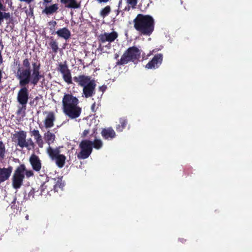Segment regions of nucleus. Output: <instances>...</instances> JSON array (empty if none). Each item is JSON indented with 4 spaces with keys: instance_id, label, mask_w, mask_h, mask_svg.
Returning <instances> with one entry per match:
<instances>
[{
    "instance_id": "obj_3",
    "label": "nucleus",
    "mask_w": 252,
    "mask_h": 252,
    "mask_svg": "<svg viewBox=\"0 0 252 252\" xmlns=\"http://www.w3.org/2000/svg\"><path fill=\"white\" fill-rule=\"evenodd\" d=\"M141 52L136 46L129 47L126 50L120 60L116 62L117 65H123L130 62L134 63L140 58Z\"/></svg>"
},
{
    "instance_id": "obj_35",
    "label": "nucleus",
    "mask_w": 252,
    "mask_h": 252,
    "mask_svg": "<svg viewBox=\"0 0 252 252\" xmlns=\"http://www.w3.org/2000/svg\"><path fill=\"white\" fill-rule=\"evenodd\" d=\"M127 2L132 7L134 8L137 3V0H127Z\"/></svg>"
},
{
    "instance_id": "obj_29",
    "label": "nucleus",
    "mask_w": 252,
    "mask_h": 252,
    "mask_svg": "<svg viewBox=\"0 0 252 252\" xmlns=\"http://www.w3.org/2000/svg\"><path fill=\"white\" fill-rule=\"evenodd\" d=\"M111 12V7L109 5L105 6L104 8L102 9L100 12V15L102 18H105Z\"/></svg>"
},
{
    "instance_id": "obj_13",
    "label": "nucleus",
    "mask_w": 252,
    "mask_h": 252,
    "mask_svg": "<svg viewBox=\"0 0 252 252\" xmlns=\"http://www.w3.org/2000/svg\"><path fill=\"white\" fill-rule=\"evenodd\" d=\"M44 114H46L44 124L46 128H51L54 126V123L55 121V114L53 111H45Z\"/></svg>"
},
{
    "instance_id": "obj_44",
    "label": "nucleus",
    "mask_w": 252,
    "mask_h": 252,
    "mask_svg": "<svg viewBox=\"0 0 252 252\" xmlns=\"http://www.w3.org/2000/svg\"><path fill=\"white\" fill-rule=\"evenodd\" d=\"M130 9V6L128 5L127 6H126L125 8L124 9V10L125 11H129Z\"/></svg>"
},
{
    "instance_id": "obj_7",
    "label": "nucleus",
    "mask_w": 252,
    "mask_h": 252,
    "mask_svg": "<svg viewBox=\"0 0 252 252\" xmlns=\"http://www.w3.org/2000/svg\"><path fill=\"white\" fill-rule=\"evenodd\" d=\"M118 36V34L117 32L115 31L110 33L105 32L99 35L98 41L100 44L108 42V44L105 46L110 48L111 47L110 43L114 41Z\"/></svg>"
},
{
    "instance_id": "obj_36",
    "label": "nucleus",
    "mask_w": 252,
    "mask_h": 252,
    "mask_svg": "<svg viewBox=\"0 0 252 252\" xmlns=\"http://www.w3.org/2000/svg\"><path fill=\"white\" fill-rule=\"evenodd\" d=\"M24 66L25 67V69H29L30 70V63L27 59H25L23 62Z\"/></svg>"
},
{
    "instance_id": "obj_23",
    "label": "nucleus",
    "mask_w": 252,
    "mask_h": 252,
    "mask_svg": "<svg viewBox=\"0 0 252 252\" xmlns=\"http://www.w3.org/2000/svg\"><path fill=\"white\" fill-rule=\"evenodd\" d=\"M47 152L50 158L52 160H55L57 157L60 155V151L58 149L56 148L54 149L51 146H49L47 149Z\"/></svg>"
},
{
    "instance_id": "obj_6",
    "label": "nucleus",
    "mask_w": 252,
    "mask_h": 252,
    "mask_svg": "<svg viewBox=\"0 0 252 252\" xmlns=\"http://www.w3.org/2000/svg\"><path fill=\"white\" fill-rule=\"evenodd\" d=\"M80 152L77 155V158L80 159L88 158L93 151V142L89 140H83L80 144Z\"/></svg>"
},
{
    "instance_id": "obj_38",
    "label": "nucleus",
    "mask_w": 252,
    "mask_h": 252,
    "mask_svg": "<svg viewBox=\"0 0 252 252\" xmlns=\"http://www.w3.org/2000/svg\"><path fill=\"white\" fill-rule=\"evenodd\" d=\"M89 133H90V130L89 129L84 130L81 134V137L85 138L88 135V134H89Z\"/></svg>"
},
{
    "instance_id": "obj_5",
    "label": "nucleus",
    "mask_w": 252,
    "mask_h": 252,
    "mask_svg": "<svg viewBox=\"0 0 252 252\" xmlns=\"http://www.w3.org/2000/svg\"><path fill=\"white\" fill-rule=\"evenodd\" d=\"M25 174L28 177L32 175L31 171L27 172L26 171L24 165H21L16 169L12 178V186L14 189H17L20 188Z\"/></svg>"
},
{
    "instance_id": "obj_34",
    "label": "nucleus",
    "mask_w": 252,
    "mask_h": 252,
    "mask_svg": "<svg viewBox=\"0 0 252 252\" xmlns=\"http://www.w3.org/2000/svg\"><path fill=\"white\" fill-rule=\"evenodd\" d=\"M40 65L36 64V63H32V76L33 74L39 73Z\"/></svg>"
},
{
    "instance_id": "obj_46",
    "label": "nucleus",
    "mask_w": 252,
    "mask_h": 252,
    "mask_svg": "<svg viewBox=\"0 0 252 252\" xmlns=\"http://www.w3.org/2000/svg\"><path fill=\"white\" fill-rule=\"evenodd\" d=\"M29 161L32 164V156L29 158Z\"/></svg>"
},
{
    "instance_id": "obj_50",
    "label": "nucleus",
    "mask_w": 252,
    "mask_h": 252,
    "mask_svg": "<svg viewBox=\"0 0 252 252\" xmlns=\"http://www.w3.org/2000/svg\"><path fill=\"white\" fill-rule=\"evenodd\" d=\"M102 87H100L99 89L102 90V91H104V89H103V88H102Z\"/></svg>"
},
{
    "instance_id": "obj_12",
    "label": "nucleus",
    "mask_w": 252,
    "mask_h": 252,
    "mask_svg": "<svg viewBox=\"0 0 252 252\" xmlns=\"http://www.w3.org/2000/svg\"><path fill=\"white\" fill-rule=\"evenodd\" d=\"M17 76L20 79V84L25 85L29 82L30 76V70L29 69H19L17 71Z\"/></svg>"
},
{
    "instance_id": "obj_16",
    "label": "nucleus",
    "mask_w": 252,
    "mask_h": 252,
    "mask_svg": "<svg viewBox=\"0 0 252 252\" xmlns=\"http://www.w3.org/2000/svg\"><path fill=\"white\" fill-rule=\"evenodd\" d=\"M101 134L102 137L106 140H111L116 137V133L112 127L103 128Z\"/></svg>"
},
{
    "instance_id": "obj_24",
    "label": "nucleus",
    "mask_w": 252,
    "mask_h": 252,
    "mask_svg": "<svg viewBox=\"0 0 252 252\" xmlns=\"http://www.w3.org/2000/svg\"><path fill=\"white\" fill-rule=\"evenodd\" d=\"M55 138V135L50 131H48L44 134L45 140L46 142L48 143L49 146H50L51 144L54 143Z\"/></svg>"
},
{
    "instance_id": "obj_42",
    "label": "nucleus",
    "mask_w": 252,
    "mask_h": 252,
    "mask_svg": "<svg viewBox=\"0 0 252 252\" xmlns=\"http://www.w3.org/2000/svg\"><path fill=\"white\" fill-rule=\"evenodd\" d=\"M95 107V103H93L91 106V109L93 112H95L94 108Z\"/></svg>"
},
{
    "instance_id": "obj_47",
    "label": "nucleus",
    "mask_w": 252,
    "mask_h": 252,
    "mask_svg": "<svg viewBox=\"0 0 252 252\" xmlns=\"http://www.w3.org/2000/svg\"><path fill=\"white\" fill-rule=\"evenodd\" d=\"M117 15H118L120 12V11L119 10H117Z\"/></svg>"
},
{
    "instance_id": "obj_25",
    "label": "nucleus",
    "mask_w": 252,
    "mask_h": 252,
    "mask_svg": "<svg viewBox=\"0 0 252 252\" xmlns=\"http://www.w3.org/2000/svg\"><path fill=\"white\" fill-rule=\"evenodd\" d=\"M32 135L34 136L36 142L38 144V146L40 148H42L43 142L42 137L39 134V131L37 130H32Z\"/></svg>"
},
{
    "instance_id": "obj_17",
    "label": "nucleus",
    "mask_w": 252,
    "mask_h": 252,
    "mask_svg": "<svg viewBox=\"0 0 252 252\" xmlns=\"http://www.w3.org/2000/svg\"><path fill=\"white\" fill-rule=\"evenodd\" d=\"M52 34H57L59 37L65 40L69 39L71 35V32L67 28H63L58 30L56 32L54 31L52 32Z\"/></svg>"
},
{
    "instance_id": "obj_4",
    "label": "nucleus",
    "mask_w": 252,
    "mask_h": 252,
    "mask_svg": "<svg viewBox=\"0 0 252 252\" xmlns=\"http://www.w3.org/2000/svg\"><path fill=\"white\" fill-rule=\"evenodd\" d=\"M44 178V176H40V178L37 177L35 179V184H32V194L40 191L41 195H51L50 192L52 191V184L49 181H44L43 179Z\"/></svg>"
},
{
    "instance_id": "obj_33",
    "label": "nucleus",
    "mask_w": 252,
    "mask_h": 252,
    "mask_svg": "<svg viewBox=\"0 0 252 252\" xmlns=\"http://www.w3.org/2000/svg\"><path fill=\"white\" fill-rule=\"evenodd\" d=\"M5 154V147L3 143L0 141V159L4 158Z\"/></svg>"
},
{
    "instance_id": "obj_1",
    "label": "nucleus",
    "mask_w": 252,
    "mask_h": 252,
    "mask_svg": "<svg viewBox=\"0 0 252 252\" xmlns=\"http://www.w3.org/2000/svg\"><path fill=\"white\" fill-rule=\"evenodd\" d=\"M63 112L70 119L78 118L82 108L78 106L79 100L71 94H65L62 100Z\"/></svg>"
},
{
    "instance_id": "obj_43",
    "label": "nucleus",
    "mask_w": 252,
    "mask_h": 252,
    "mask_svg": "<svg viewBox=\"0 0 252 252\" xmlns=\"http://www.w3.org/2000/svg\"><path fill=\"white\" fill-rule=\"evenodd\" d=\"M99 2H107L109 0H97Z\"/></svg>"
},
{
    "instance_id": "obj_14",
    "label": "nucleus",
    "mask_w": 252,
    "mask_h": 252,
    "mask_svg": "<svg viewBox=\"0 0 252 252\" xmlns=\"http://www.w3.org/2000/svg\"><path fill=\"white\" fill-rule=\"evenodd\" d=\"M13 139L21 147H27L28 145L26 141V134L23 131L17 133L13 136Z\"/></svg>"
},
{
    "instance_id": "obj_22",
    "label": "nucleus",
    "mask_w": 252,
    "mask_h": 252,
    "mask_svg": "<svg viewBox=\"0 0 252 252\" xmlns=\"http://www.w3.org/2000/svg\"><path fill=\"white\" fill-rule=\"evenodd\" d=\"M61 2L64 4L65 6L67 8H78L80 6L76 0H61Z\"/></svg>"
},
{
    "instance_id": "obj_2",
    "label": "nucleus",
    "mask_w": 252,
    "mask_h": 252,
    "mask_svg": "<svg viewBox=\"0 0 252 252\" xmlns=\"http://www.w3.org/2000/svg\"><path fill=\"white\" fill-rule=\"evenodd\" d=\"M134 28L141 35L150 36L154 30V18L149 15L139 14L133 20Z\"/></svg>"
},
{
    "instance_id": "obj_54",
    "label": "nucleus",
    "mask_w": 252,
    "mask_h": 252,
    "mask_svg": "<svg viewBox=\"0 0 252 252\" xmlns=\"http://www.w3.org/2000/svg\"><path fill=\"white\" fill-rule=\"evenodd\" d=\"M143 59H147V58H144V57H143Z\"/></svg>"
},
{
    "instance_id": "obj_21",
    "label": "nucleus",
    "mask_w": 252,
    "mask_h": 252,
    "mask_svg": "<svg viewBox=\"0 0 252 252\" xmlns=\"http://www.w3.org/2000/svg\"><path fill=\"white\" fill-rule=\"evenodd\" d=\"M11 173V169H0V182H3L7 180L10 176Z\"/></svg>"
},
{
    "instance_id": "obj_53",
    "label": "nucleus",
    "mask_w": 252,
    "mask_h": 252,
    "mask_svg": "<svg viewBox=\"0 0 252 252\" xmlns=\"http://www.w3.org/2000/svg\"><path fill=\"white\" fill-rule=\"evenodd\" d=\"M181 239L182 240L181 242H183V240H184L183 238H182Z\"/></svg>"
},
{
    "instance_id": "obj_37",
    "label": "nucleus",
    "mask_w": 252,
    "mask_h": 252,
    "mask_svg": "<svg viewBox=\"0 0 252 252\" xmlns=\"http://www.w3.org/2000/svg\"><path fill=\"white\" fill-rule=\"evenodd\" d=\"M41 99V96H36L33 100H32V105L34 106H36L38 105V101Z\"/></svg>"
},
{
    "instance_id": "obj_27",
    "label": "nucleus",
    "mask_w": 252,
    "mask_h": 252,
    "mask_svg": "<svg viewBox=\"0 0 252 252\" xmlns=\"http://www.w3.org/2000/svg\"><path fill=\"white\" fill-rule=\"evenodd\" d=\"M65 159L66 157L64 155L60 154L55 160L57 166L59 168H62L64 165Z\"/></svg>"
},
{
    "instance_id": "obj_49",
    "label": "nucleus",
    "mask_w": 252,
    "mask_h": 252,
    "mask_svg": "<svg viewBox=\"0 0 252 252\" xmlns=\"http://www.w3.org/2000/svg\"><path fill=\"white\" fill-rule=\"evenodd\" d=\"M102 87H100L99 89L102 90V91H104V89H103V88H102Z\"/></svg>"
},
{
    "instance_id": "obj_19",
    "label": "nucleus",
    "mask_w": 252,
    "mask_h": 252,
    "mask_svg": "<svg viewBox=\"0 0 252 252\" xmlns=\"http://www.w3.org/2000/svg\"><path fill=\"white\" fill-rule=\"evenodd\" d=\"M45 8L43 10V13L47 15L52 14L55 13L58 9V4H53L51 5L48 6V5H44Z\"/></svg>"
},
{
    "instance_id": "obj_26",
    "label": "nucleus",
    "mask_w": 252,
    "mask_h": 252,
    "mask_svg": "<svg viewBox=\"0 0 252 252\" xmlns=\"http://www.w3.org/2000/svg\"><path fill=\"white\" fill-rule=\"evenodd\" d=\"M120 124L116 126V130L118 132H122L127 124V120L125 118H121L119 120Z\"/></svg>"
},
{
    "instance_id": "obj_55",
    "label": "nucleus",
    "mask_w": 252,
    "mask_h": 252,
    "mask_svg": "<svg viewBox=\"0 0 252 252\" xmlns=\"http://www.w3.org/2000/svg\"><path fill=\"white\" fill-rule=\"evenodd\" d=\"M28 217H29L28 216L26 217V219H27V220H28V219H28Z\"/></svg>"
},
{
    "instance_id": "obj_9",
    "label": "nucleus",
    "mask_w": 252,
    "mask_h": 252,
    "mask_svg": "<svg viewBox=\"0 0 252 252\" xmlns=\"http://www.w3.org/2000/svg\"><path fill=\"white\" fill-rule=\"evenodd\" d=\"M163 61V55L157 54L145 65V68L149 69H155L159 67Z\"/></svg>"
},
{
    "instance_id": "obj_40",
    "label": "nucleus",
    "mask_w": 252,
    "mask_h": 252,
    "mask_svg": "<svg viewBox=\"0 0 252 252\" xmlns=\"http://www.w3.org/2000/svg\"><path fill=\"white\" fill-rule=\"evenodd\" d=\"M52 0H43V5H48L49 3L52 2Z\"/></svg>"
},
{
    "instance_id": "obj_51",
    "label": "nucleus",
    "mask_w": 252,
    "mask_h": 252,
    "mask_svg": "<svg viewBox=\"0 0 252 252\" xmlns=\"http://www.w3.org/2000/svg\"><path fill=\"white\" fill-rule=\"evenodd\" d=\"M181 239L182 240L181 242H183V240H184L183 238H182Z\"/></svg>"
},
{
    "instance_id": "obj_18",
    "label": "nucleus",
    "mask_w": 252,
    "mask_h": 252,
    "mask_svg": "<svg viewBox=\"0 0 252 252\" xmlns=\"http://www.w3.org/2000/svg\"><path fill=\"white\" fill-rule=\"evenodd\" d=\"M18 99L21 104H24L27 103L28 94L26 88H23L19 91L18 95Z\"/></svg>"
},
{
    "instance_id": "obj_32",
    "label": "nucleus",
    "mask_w": 252,
    "mask_h": 252,
    "mask_svg": "<svg viewBox=\"0 0 252 252\" xmlns=\"http://www.w3.org/2000/svg\"><path fill=\"white\" fill-rule=\"evenodd\" d=\"M10 16L9 13L0 12V26L2 24L3 19L9 18Z\"/></svg>"
},
{
    "instance_id": "obj_20",
    "label": "nucleus",
    "mask_w": 252,
    "mask_h": 252,
    "mask_svg": "<svg viewBox=\"0 0 252 252\" xmlns=\"http://www.w3.org/2000/svg\"><path fill=\"white\" fill-rule=\"evenodd\" d=\"M41 168V162L38 156L32 154V170L39 171Z\"/></svg>"
},
{
    "instance_id": "obj_11",
    "label": "nucleus",
    "mask_w": 252,
    "mask_h": 252,
    "mask_svg": "<svg viewBox=\"0 0 252 252\" xmlns=\"http://www.w3.org/2000/svg\"><path fill=\"white\" fill-rule=\"evenodd\" d=\"M96 86L94 80H92L91 82L83 87V94L86 98L92 97L95 94Z\"/></svg>"
},
{
    "instance_id": "obj_52",
    "label": "nucleus",
    "mask_w": 252,
    "mask_h": 252,
    "mask_svg": "<svg viewBox=\"0 0 252 252\" xmlns=\"http://www.w3.org/2000/svg\"><path fill=\"white\" fill-rule=\"evenodd\" d=\"M181 239L182 240L181 242H183V240H184L183 238H182Z\"/></svg>"
},
{
    "instance_id": "obj_30",
    "label": "nucleus",
    "mask_w": 252,
    "mask_h": 252,
    "mask_svg": "<svg viewBox=\"0 0 252 252\" xmlns=\"http://www.w3.org/2000/svg\"><path fill=\"white\" fill-rule=\"evenodd\" d=\"M43 78L44 79V76L42 75H41L39 73L33 74V76H32V84L35 85L37 83L38 81Z\"/></svg>"
},
{
    "instance_id": "obj_39",
    "label": "nucleus",
    "mask_w": 252,
    "mask_h": 252,
    "mask_svg": "<svg viewBox=\"0 0 252 252\" xmlns=\"http://www.w3.org/2000/svg\"><path fill=\"white\" fill-rule=\"evenodd\" d=\"M6 7L1 2V0H0V12H3L5 11Z\"/></svg>"
},
{
    "instance_id": "obj_28",
    "label": "nucleus",
    "mask_w": 252,
    "mask_h": 252,
    "mask_svg": "<svg viewBox=\"0 0 252 252\" xmlns=\"http://www.w3.org/2000/svg\"><path fill=\"white\" fill-rule=\"evenodd\" d=\"M49 44L52 49V52L56 54L59 49L58 43L55 40L52 39Z\"/></svg>"
},
{
    "instance_id": "obj_45",
    "label": "nucleus",
    "mask_w": 252,
    "mask_h": 252,
    "mask_svg": "<svg viewBox=\"0 0 252 252\" xmlns=\"http://www.w3.org/2000/svg\"><path fill=\"white\" fill-rule=\"evenodd\" d=\"M119 57V56L118 54H115V57H114V59L117 60V61L119 60L118 58Z\"/></svg>"
},
{
    "instance_id": "obj_31",
    "label": "nucleus",
    "mask_w": 252,
    "mask_h": 252,
    "mask_svg": "<svg viewBox=\"0 0 252 252\" xmlns=\"http://www.w3.org/2000/svg\"><path fill=\"white\" fill-rule=\"evenodd\" d=\"M102 146V142L100 139H95L94 142H93V147L94 148L96 149H99Z\"/></svg>"
},
{
    "instance_id": "obj_15",
    "label": "nucleus",
    "mask_w": 252,
    "mask_h": 252,
    "mask_svg": "<svg viewBox=\"0 0 252 252\" xmlns=\"http://www.w3.org/2000/svg\"><path fill=\"white\" fill-rule=\"evenodd\" d=\"M73 79L75 82L78 83L80 86L83 87L92 81L90 76L84 75H80L77 77L75 76Z\"/></svg>"
},
{
    "instance_id": "obj_10",
    "label": "nucleus",
    "mask_w": 252,
    "mask_h": 252,
    "mask_svg": "<svg viewBox=\"0 0 252 252\" xmlns=\"http://www.w3.org/2000/svg\"><path fill=\"white\" fill-rule=\"evenodd\" d=\"M63 177H59L53 179V183L52 184V191L54 193H61L65 186V182L63 180Z\"/></svg>"
},
{
    "instance_id": "obj_41",
    "label": "nucleus",
    "mask_w": 252,
    "mask_h": 252,
    "mask_svg": "<svg viewBox=\"0 0 252 252\" xmlns=\"http://www.w3.org/2000/svg\"><path fill=\"white\" fill-rule=\"evenodd\" d=\"M49 25H52L53 28H54L56 25H57V22L55 21H52L50 22Z\"/></svg>"
},
{
    "instance_id": "obj_48",
    "label": "nucleus",
    "mask_w": 252,
    "mask_h": 252,
    "mask_svg": "<svg viewBox=\"0 0 252 252\" xmlns=\"http://www.w3.org/2000/svg\"><path fill=\"white\" fill-rule=\"evenodd\" d=\"M102 87H100L99 89L102 90V91H104V89H103V88H102Z\"/></svg>"
},
{
    "instance_id": "obj_8",
    "label": "nucleus",
    "mask_w": 252,
    "mask_h": 252,
    "mask_svg": "<svg viewBox=\"0 0 252 252\" xmlns=\"http://www.w3.org/2000/svg\"><path fill=\"white\" fill-rule=\"evenodd\" d=\"M57 70L62 74L63 80L66 83L68 84H70L72 83L71 72L66 63H60L59 64Z\"/></svg>"
}]
</instances>
